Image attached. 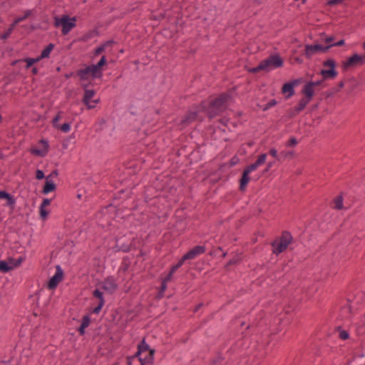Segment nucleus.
Masks as SVG:
<instances>
[{"mask_svg": "<svg viewBox=\"0 0 365 365\" xmlns=\"http://www.w3.org/2000/svg\"><path fill=\"white\" fill-rule=\"evenodd\" d=\"M127 364L128 365H146L148 364L147 362L143 360V362H140L139 364H134V361L133 360L127 359Z\"/></svg>", "mask_w": 365, "mask_h": 365, "instance_id": "6e6d98bb", "label": "nucleus"}, {"mask_svg": "<svg viewBox=\"0 0 365 365\" xmlns=\"http://www.w3.org/2000/svg\"><path fill=\"white\" fill-rule=\"evenodd\" d=\"M76 17L70 18L68 15H63L61 17H54V26L62 27V34H68L76 26Z\"/></svg>", "mask_w": 365, "mask_h": 365, "instance_id": "20e7f679", "label": "nucleus"}, {"mask_svg": "<svg viewBox=\"0 0 365 365\" xmlns=\"http://www.w3.org/2000/svg\"><path fill=\"white\" fill-rule=\"evenodd\" d=\"M39 212H40V216H41V217L42 219H43V220H45V219L47 217L48 215V210H46L45 209V207H40V208H39Z\"/></svg>", "mask_w": 365, "mask_h": 365, "instance_id": "ea45409f", "label": "nucleus"}, {"mask_svg": "<svg viewBox=\"0 0 365 365\" xmlns=\"http://www.w3.org/2000/svg\"><path fill=\"white\" fill-rule=\"evenodd\" d=\"M251 173V164L247 165L242 172V176L239 180L240 187L239 190L241 192H245L247 186L250 180V173Z\"/></svg>", "mask_w": 365, "mask_h": 365, "instance_id": "ddd939ff", "label": "nucleus"}, {"mask_svg": "<svg viewBox=\"0 0 365 365\" xmlns=\"http://www.w3.org/2000/svg\"><path fill=\"white\" fill-rule=\"evenodd\" d=\"M106 48H105V46H103V44H101L100 46L97 47L94 51H93V54L95 56H98L100 55L101 53H103L104 51H105Z\"/></svg>", "mask_w": 365, "mask_h": 365, "instance_id": "58836bf2", "label": "nucleus"}, {"mask_svg": "<svg viewBox=\"0 0 365 365\" xmlns=\"http://www.w3.org/2000/svg\"><path fill=\"white\" fill-rule=\"evenodd\" d=\"M302 93L305 96V98L311 101L314 94V87L312 86V84L309 83V82L307 83L304 85L302 91Z\"/></svg>", "mask_w": 365, "mask_h": 365, "instance_id": "4be33fe9", "label": "nucleus"}, {"mask_svg": "<svg viewBox=\"0 0 365 365\" xmlns=\"http://www.w3.org/2000/svg\"><path fill=\"white\" fill-rule=\"evenodd\" d=\"M204 304L202 303H200L197 305L195 306V309H193L194 312H197Z\"/></svg>", "mask_w": 365, "mask_h": 365, "instance_id": "774afa93", "label": "nucleus"}, {"mask_svg": "<svg viewBox=\"0 0 365 365\" xmlns=\"http://www.w3.org/2000/svg\"><path fill=\"white\" fill-rule=\"evenodd\" d=\"M104 304H102L101 302H98V305L93 309V310L91 311V313L93 314H99L101 310L102 309L103 307Z\"/></svg>", "mask_w": 365, "mask_h": 365, "instance_id": "4c0bfd02", "label": "nucleus"}, {"mask_svg": "<svg viewBox=\"0 0 365 365\" xmlns=\"http://www.w3.org/2000/svg\"><path fill=\"white\" fill-rule=\"evenodd\" d=\"M343 1L344 0H329L327 1V4L329 6H334L341 4Z\"/></svg>", "mask_w": 365, "mask_h": 365, "instance_id": "3c124183", "label": "nucleus"}, {"mask_svg": "<svg viewBox=\"0 0 365 365\" xmlns=\"http://www.w3.org/2000/svg\"><path fill=\"white\" fill-rule=\"evenodd\" d=\"M333 45H328L325 47L319 45V44H314V45H305L304 48V56L307 58H310L314 53L317 52H326L331 47H332Z\"/></svg>", "mask_w": 365, "mask_h": 365, "instance_id": "9d476101", "label": "nucleus"}, {"mask_svg": "<svg viewBox=\"0 0 365 365\" xmlns=\"http://www.w3.org/2000/svg\"><path fill=\"white\" fill-rule=\"evenodd\" d=\"M263 212V208L261 206H257L255 210V215L259 216Z\"/></svg>", "mask_w": 365, "mask_h": 365, "instance_id": "864d4df0", "label": "nucleus"}, {"mask_svg": "<svg viewBox=\"0 0 365 365\" xmlns=\"http://www.w3.org/2000/svg\"><path fill=\"white\" fill-rule=\"evenodd\" d=\"M293 237L290 232L287 231L282 232L280 237L276 238L272 243V253L279 255L284 252L288 246L292 242Z\"/></svg>", "mask_w": 365, "mask_h": 365, "instance_id": "f03ea898", "label": "nucleus"}, {"mask_svg": "<svg viewBox=\"0 0 365 365\" xmlns=\"http://www.w3.org/2000/svg\"><path fill=\"white\" fill-rule=\"evenodd\" d=\"M269 153L271 155H272L274 158H277V160L280 161L281 160V158H280V155L278 156L277 155V150L275 148H272L270 150H269Z\"/></svg>", "mask_w": 365, "mask_h": 365, "instance_id": "49530a36", "label": "nucleus"}, {"mask_svg": "<svg viewBox=\"0 0 365 365\" xmlns=\"http://www.w3.org/2000/svg\"><path fill=\"white\" fill-rule=\"evenodd\" d=\"M96 94V91L93 89H88L84 91V95L82 99V102L87 106L88 109H93L96 107L95 105L91 104V99Z\"/></svg>", "mask_w": 365, "mask_h": 365, "instance_id": "a211bd4d", "label": "nucleus"}, {"mask_svg": "<svg viewBox=\"0 0 365 365\" xmlns=\"http://www.w3.org/2000/svg\"><path fill=\"white\" fill-rule=\"evenodd\" d=\"M51 200L48 198H44L41 204V207H45L46 206H48L51 204Z\"/></svg>", "mask_w": 365, "mask_h": 365, "instance_id": "603ef678", "label": "nucleus"}, {"mask_svg": "<svg viewBox=\"0 0 365 365\" xmlns=\"http://www.w3.org/2000/svg\"><path fill=\"white\" fill-rule=\"evenodd\" d=\"M19 22L17 21L16 19H14V21H13L12 24H11L8 28L9 30H11V32H13V31L14 30L16 26L19 24Z\"/></svg>", "mask_w": 365, "mask_h": 365, "instance_id": "5fc2aeb1", "label": "nucleus"}, {"mask_svg": "<svg viewBox=\"0 0 365 365\" xmlns=\"http://www.w3.org/2000/svg\"><path fill=\"white\" fill-rule=\"evenodd\" d=\"M288 112H289V118H292V117L295 116L296 115H297L299 113H296L295 108L291 109Z\"/></svg>", "mask_w": 365, "mask_h": 365, "instance_id": "e2e57ef3", "label": "nucleus"}, {"mask_svg": "<svg viewBox=\"0 0 365 365\" xmlns=\"http://www.w3.org/2000/svg\"><path fill=\"white\" fill-rule=\"evenodd\" d=\"M180 268V267H178V265L177 264H175V265H173L171 268H170V272H171L172 273H175L178 269Z\"/></svg>", "mask_w": 365, "mask_h": 365, "instance_id": "69168bd1", "label": "nucleus"}, {"mask_svg": "<svg viewBox=\"0 0 365 365\" xmlns=\"http://www.w3.org/2000/svg\"><path fill=\"white\" fill-rule=\"evenodd\" d=\"M39 143L43 145V149L48 150L49 145H48V141L46 140L41 139V140H39Z\"/></svg>", "mask_w": 365, "mask_h": 365, "instance_id": "4d7b16f0", "label": "nucleus"}, {"mask_svg": "<svg viewBox=\"0 0 365 365\" xmlns=\"http://www.w3.org/2000/svg\"><path fill=\"white\" fill-rule=\"evenodd\" d=\"M30 153L32 154V155H36V156H39V157H45L48 153V150H46V149H38V148H32L30 149Z\"/></svg>", "mask_w": 365, "mask_h": 365, "instance_id": "a878e982", "label": "nucleus"}, {"mask_svg": "<svg viewBox=\"0 0 365 365\" xmlns=\"http://www.w3.org/2000/svg\"><path fill=\"white\" fill-rule=\"evenodd\" d=\"M309 83L312 84V86L314 88L315 86H319L322 84V81H309Z\"/></svg>", "mask_w": 365, "mask_h": 365, "instance_id": "338daca9", "label": "nucleus"}, {"mask_svg": "<svg viewBox=\"0 0 365 365\" xmlns=\"http://www.w3.org/2000/svg\"><path fill=\"white\" fill-rule=\"evenodd\" d=\"M138 349H139L142 353L148 351V355L143 357V361L147 362V364H153L155 350L154 349H151L150 347V346L146 343L145 339H143L138 344Z\"/></svg>", "mask_w": 365, "mask_h": 365, "instance_id": "0eeeda50", "label": "nucleus"}, {"mask_svg": "<svg viewBox=\"0 0 365 365\" xmlns=\"http://www.w3.org/2000/svg\"><path fill=\"white\" fill-rule=\"evenodd\" d=\"M61 119V112H58L57 115L53 118L52 120L53 126L55 128H57L60 125L58 123V120Z\"/></svg>", "mask_w": 365, "mask_h": 365, "instance_id": "e433bc0d", "label": "nucleus"}, {"mask_svg": "<svg viewBox=\"0 0 365 365\" xmlns=\"http://www.w3.org/2000/svg\"><path fill=\"white\" fill-rule=\"evenodd\" d=\"M76 76L79 77L81 81H87L91 77L92 79L100 78L97 73H95L91 65L86 66L84 68H81L76 71Z\"/></svg>", "mask_w": 365, "mask_h": 365, "instance_id": "1a4fd4ad", "label": "nucleus"}, {"mask_svg": "<svg viewBox=\"0 0 365 365\" xmlns=\"http://www.w3.org/2000/svg\"><path fill=\"white\" fill-rule=\"evenodd\" d=\"M298 143V141L296 138H291L287 143L286 146L288 148L295 147Z\"/></svg>", "mask_w": 365, "mask_h": 365, "instance_id": "c9c22d12", "label": "nucleus"}, {"mask_svg": "<svg viewBox=\"0 0 365 365\" xmlns=\"http://www.w3.org/2000/svg\"><path fill=\"white\" fill-rule=\"evenodd\" d=\"M56 189V184L53 182L51 179H49V177H46L45 184L42 189V193L46 195L49 192L55 191Z\"/></svg>", "mask_w": 365, "mask_h": 365, "instance_id": "412c9836", "label": "nucleus"}, {"mask_svg": "<svg viewBox=\"0 0 365 365\" xmlns=\"http://www.w3.org/2000/svg\"><path fill=\"white\" fill-rule=\"evenodd\" d=\"M343 201L344 198L342 195L336 196L333 200L334 203V208L338 210H341L344 208Z\"/></svg>", "mask_w": 365, "mask_h": 365, "instance_id": "393cba45", "label": "nucleus"}, {"mask_svg": "<svg viewBox=\"0 0 365 365\" xmlns=\"http://www.w3.org/2000/svg\"><path fill=\"white\" fill-rule=\"evenodd\" d=\"M239 163V158L235 155L233 156L229 161V167H232Z\"/></svg>", "mask_w": 365, "mask_h": 365, "instance_id": "79ce46f5", "label": "nucleus"}, {"mask_svg": "<svg viewBox=\"0 0 365 365\" xmlns=\"http://www.w3.org/2000/svg\"><path fill=\"white\" fill-rule=\"evenodd\" d=\"M167 289V282L165 281H162L161 285L159 290V294L163 293Z\"/></svg>", "mask_w": 365, "mask_h": 365, "instance_id": "09e8293b", "label": "nucleus"}, {"mask_svg": "<svg viewBox=\"0 0 365 365\" xmlns=\"http://www.w3.org/2000/svg\"><path fill=\"white\" fill-rule=\"evenodd\" d=\"M142 352L138 349L135 354L133 356H128L127 359L133 360L134 364H139L140 362H143V358L142 356Z\"/></svg>", "mask_w": 365, "mask_h": 365, "instance_id": "bb28decb", "label": "nucleus"}, {"mask_svg": "<svg viewBox=\"0 0 365 365\" xmlns=\"http://www.w3.org/2000/svg\"><path fill=\"white\" fill-rule=\"evenodd\" d=\"M135 249L133 243H126L124 241V237H118L115 240V244L112 247V250L114 252H129L131 250Z\"/></svg>", "mask_w": 365, "mask_h": 365, "instance_id": "6e6552de", "label": "nucleus"}, {"mask_svg": "<svg viewBox=\"0 0 365 365\" xmlns=\"http://www.w3.org/2000/svg\"><path fill=\"white\" fill-rule=\"evenodd\" d=\"M101 284V289L110 294H113L118 289V284L113 276L107 277Z\"/></svg>", "mask_w": 365, "mask_h": 365, "instance_id": "f8f14e48", "label": "nucleus"}, {"mask_svg": "<svg viewBox=\"0 0 365 365\" xmlns=\"http://www.w3.org/2000/svg\"><path fill=\"white\" fill-rule=\"evenodd\" d=\"M300 81H301V80H296L292 82H289V83H284L282 88V92L284 94L288 93L287 98L291 97L294 93V86L299 83Z\"/></svg>", "mask_w": 365, "mask_h": 365, "instance_id": "6ab92c4d", "label": "nucleus"}, {"mask_svg": "<svg viewBox=\"0 0 365 365\" xmlns=\"http://www.w3.org/2000/svg\"><path fill=\"white\" fill-rule=\"evenodd\" d=\"M55 45L52 43L48 44L41 51V55L38 56V60L48 58Z\"/></svg>", "mask_w": 365, "mask_h": 365, "instance_id": "5701e85b", "label": "nucleus"}, {"mask_svg": "<svg viewBox=\"0 0 365 365\" xmlns=\"http://www.w3.org/2000/svg\"><path fill=\"white\" fill-rule=\"evenodd\" d=\"M115 43V42L113 40H108V41H106L104 43H103V45L105 46V48H106L108 46H110L114 44Z\"/></svg>", "mask_w": 365, "mask_h": 365, "instance_id": "680f3d73", "label": "nucleus"}, {"mask_svg": "<svg viewBox=\"0 0 365 365\" xmlns=\"http://www.w3.org/2000/svg\"><path fill=\"white\" fill-rule=\"evenodd\" d=\"M91 323V318L88 314L84 315L82 318L81 324L80 326L87 328Z\"/></svg>", "mask_w": 365, "mask_h": 365, "instance_id": "72a5a7b5", "label": "nucleus"}, {"mask_svg": "<svg viewBox=\"0 0 365 365\" xmlns=\"http://www.w3.org/2000/svg\"><path fill=\"white\" fill-rule=\"evenodd\" d=\"M36 178L38 180L46 179L44 173L41 170H37L36 172Z\"/></svg>", "mask_w": 365, "mask_h": 365, "instance_id": "a19ab883", "label": "nucleus"}, {"mask_svg": "<svg viewBox=\"0 0 365 365\" xmlns=\"http://www.w3.org/2000/svg\"><path fill=\"white\" fill-rule=\"evenodd\" d=\"M277 104V101L275 100H272L269 103H267L264 107L263 108V110H267L269 108L274 106Z\"/></svg>", "mask_w": 365, "mask_h": 365, "instance_id": "a18cd8bd", "label": "nucleus"}, {"mask_svg": "<svg viewBox=\"0 0 365 365\" xmlns=\"http://www.w3.org/2000/svg\"><path fill=\"white\" fill-rule=\"evenodd\" d=\"M107 64L106 56H102L98 62L96 64H91L95 73H97L100 78L103 77V67Z\"/></svg>", "mask_w": 365, "mask_h": 365, "instance_id": "4468645a", "label": "nucleus"}, {"mask_svg": "<svg viewBox=\"0 0 365 365\" xmlns=\"http://www.w3.org/2000/svg\"><path fill=\"white\" fill-rule=\"evenodd\" d=\"M71 122L64 123L63 124L60 125L57 128V129H58V130H61L62 132L66 133H68L71 130Z\"/></svg>", "mask_w": 365, "mask_h": 365, "instance_id": "2f4dec72", "label": "nucleus"}, {"mask_svg": "<svg viewBox=\"0 0 365 365\" xmlns=\"http://www.w3.org/2000/svg\"><path fill=\"white\" fill-rule=\"evenodd\" d=\"M216 253H218L217 256H220L222 257H225L226 256V252H223L222 248L220 247H217L215 250H214Z\"/></svg>", "mask_w": 365, "mask_h": 365, "instance_id": "8fccbe9b", "label": "nucleus"}, {"mask_svg": "<svg viewBox=\"0 0 365 365\" xmlns=\"http://www.w3.org/2000/svg\"><path fill=\"white\" fill-rule=\"evenodd\" d=\"M324 67H328L329 69H323L320 71V74L324 79L334 78L337 76L336 71V62L333 58H329L322 63Z\"/></svg>", "mask_w": 365, "mask_h": 365, "instance_id": "39448f33", "label": "nucleus"}, {"mask_svg": "<svg viewBox=\"0 0 365 365\" xmlns=\"http://www.w3.org/2000/svg\"><path fill=\"white\" fill-rule=\"evenodd\" d=\"M33 11L34 10H26L24 12V16H18L16 19L20 23V22L26 20V19H28L31 15H32Z\"/></svg>", "mask_w": 365, "mask_h": 365, "instance_id": "473e14b6", "label": "nucleus"}, {"mask_svg": "<svg viewBox=\"0 0 365 365\" xmlns=\"http://www.w3.org/2000/svg\"><path fill=\"white\" fill-rule=\"evenodd\" d=\"M296 153L294 150H282L280 152L281 160H292L295 158Z\"/></svg>", "mask_w": 365, "mask_h": 365, "instance_id": "b1692460", "label": "nucleus"}, {"mask_svg": "<svg viewBox=\"0 0 365 365\" xmlns=\"http://www.w3.org/2000/svg\"><path fill=\"white\" fill-rule=\"evenodd\" d=\"M283 63V59L279 55H273L261 61L257 67L253 68L252 73L268 72L273 68L282 67Z\"/></svg>", "mask_w": 365, "mask_h": 365, "instance_id": "7ed1b4c3", "label": "nucleus"}, {"mask_svg": "<svg viewBox=\"0 0 365 365\" xmlns=\"http://www.w3.org/2000/svg\"><path fill=\"white\" fill-rule=\"evenodd\" d=\"M63 277V272L59 265L56 266V272L55 274L51 277L47 283L48 289L52 290L57 287L58 284L61 282Z\"/></svg>", "mask_w": 365, "mask_h": 365, "instance_id": "9b49d317", "label": "nucleus"}, {"mask_svg": "<svg viewBox=\"0 0 365 365\" xmlns=\"http://www.w3.org/2000/svg\"><path fill=\"white\" fill-rule=\"evenodd\" d=\"M349 335L345 330H342L339 332V337L341 339L346 340L349 338Z\"/></svg>", "mask_w": 365, "mask_h": 365, "instance_id": "c03bdc74", "label": "nucleus"}, {"mask_svg": "<svg viewBox=\"0 0 365 365\" xmlns=\"http://www.w3.org/2000/svg\"><path fill=\"white\" fill-rule=\"evenodd\" d=\"M200 109L198 110H189L185 116L182 118L180 124L183 125H188L191 123L194 122L198 115Z\"/></svg>", "mask_w": 365, "mask_h": 365, "instance_id": "f3484780", "label": "nucleus"}, {"mask_svg": "<svg viewBox=\"0 0 365 365\" xmlns=\"http://www.w3.org/2000/svg\"><path fill=\"white\" fill-rule=\"evenodd\" d=\"M266 158L267 155L264 153L259 155L255 163H252V170L257 168L259 165L263 164L265 162Z\"/></svg>", "mask_w": 365, "mask_h": 365, "instance_id": "c756f323", "label": "nucleus"}, {"mask_svg": "<svg viewBox=\"0 0 365 365\" xmlns=\"http://www.w3.org/2000/svg\"><path fill=\"white\" fill-rule=\"evenodd\" d=\"M344 44V40L341 39L335 43H331V45H333V46H341Z\"/></svg>", "mask_w": 365, "mask_h": 365, "instance_id": "0e129e2a", "label": "nucleus"}, {"mask_svg": "<svg viewBox=\"0 0 365 365\" xmlns=\"http://www.w3.org/2000/svg\"><path fill=\"white\" fill-rule=\"evenodd\" d=\"M93 296L98 299V302L105 304V299L103 297V293L98 289H96L93 291Z\"/></svg>", "mask_w": 365, "mask_h": 365, "instance_id": "7c9ffc66", "label": "nucleus"}, {"mask_svg": "<svg viewBox=\"0 0 365 365\" xmlns=\"http://www.w3.org/2000/svg\"><path fill=\"white\" fill-rule=\"evenodd\" d=\"M173 273L171 272H169V273L166 275V277L163 279V281H165V282L168 283V282L170 281L173 277Z\"/></svg>", "mask_w": 365, "mask_h": 365, "instance_id": "bf43d9fd", "label": "nucleus"}, {"mask_svg": "<svg viewBox=\"0 0 365 365\" xmlns=\"http://www.w3.org/2000/svg\"><path fill=\"white\" fill-rule=\"evenodd\" d=\"M38 61H40V60H38V57H36V58L28 57V58H22V59L15 60V61H12L11 65L15 66L17 63L25 62L26 63L25 68L26 69H28V68H31L34 63H36Z\"/></svg>", "mask_w": 365, "mask_h": 365, "instance_id": "aec40b11", "label": "nucleus"}, {"mask_svg": "<svg viewBox=\"0 0 365 365\" xmlns=\"http://www.w3.org/2000/svg\"><path fill=\"white\" fill-rule=\"evenodd\" d=\"M11 34L12 32L11 31V30L7 29L4 33H3L0 36V39L6 40L11 36Z\"/></svg>", "mask_w": 365, "mask_h": 365, "instance_id": "37998d69", "label": "nucleus"}, {"mask_svg": "<svg viewBox=\"0 0 365 365\" xmlns=\"http://www.w3.org/2000/svg\"><path fill=\"white\" fill-rule=\"evenodd\" d=\"M85 329L86 328L83 327H81L80 326L78 329H77V331H78L79 334L81 336H83L85 334Z\"/></svg>", "mask_w": 365, "mask_h": 365, "instance_id": "052dcab7", "label": "nucleus"}, {"mask_svg": "<svg viewBox=\"0 0 365 365\" xmlns=\"http://www.w3.org/2000/svg\"><path fill=\"white\" fill-rule=\"evenodd\" d=\"M310 102V101L309 99H307L305 98H302L298 106H297L294 108H295V111L296 113H299L301 112L302 110H304L305 108V107L307 106V105Z\"/></svg>", "mask_w": 365, "mask_h": 365, "instance_id": "cd10ccee", "label": "nucleus"}, {"mask_svg": "<svg viewBox=\"0 0 365 365\" xmlns=\"http://www.w3.org/2000/svg\"><path fill=\"white\" fill-rule=\"evenodd\" d=\"M58 175V170L56 169V170H53L51 172V173L50 175H47L46 177H49V179L52 180L53 178L57 177Z\"/></svg>", "mask_w": 365, "mask_h": 365, "instance_id": "13d9d810", "label": "nucleus"}, {"mask_svg": "<svg viewBox=\"0 0 365 365\" xmlns=\"http://www.w3.org/2000/svg\"><path fill=\"white\" fill-rule=\"evenodd\" d=\"M189 258L187 257V255L185 254L180 259V260L178 262L177 264L178 265V267H182V265L183 264V263L186 261V260H188Z\"/></svg>", "mask_w": 365, "mask_h": 365, "instance_id": "de8ad7c7", "label": "nucleus"}, {"mask_svg": "<svg viewBox=\"0 0 365 365\" xmlns=\"http://www.w3.org/2000/svg\"><path fill=\"white\" fill-rule=\"evenodd\" d=\"M233 93L234 91L230 89L220 94L210 96L200 103L198 108L206 113L210 119L221 115L233 103Z\"/></svg>", "mask_w": 365, "mask_h": 365, "instance_id": "f257e3e1", "label": "nucleus"}, {"mask_svg": "<svg viewBox=\"0 0 365 365\" xmlns=\"http://www.w3.org/2000/svg\"><path fill=\"white\" fill-rule=\"evenodd\" d=\"M206 251L205 246L203 245H196L190 250L185 255L189 258V259H195L197 256L205 253Z\"/></svg>", "mask_w": 365, "mask_h": 365, "instance_id": "2eb2a0df", "label": "nucleus"}, {"mask_svg": "<svg viewBox=\"0 0 365 365\" xmlns=\"http://www.w3.org/2000/svg\"><path fill=\"white\" fill-rule=\"evenodd\" d=\"M12 270V267L6 260L0 261V272L2 273H7Z\"/></svg>", "mask_w": 365, "mask_h": 365, "instance_id": "c85d7f7f", "label": "nucleus"}, {"mask_svg": "<svg viewBox=\"0 0 365 365\" xmlns=\"http://www.w3.org/2000/svg\"><path fill=\"white\" fill-rule=\"evenodd\" d=\"M0 199L6 200V206H8L11 210L14 209L16 204V198L11 194L9 193L6 190H0Z\"/></svg>", "mask_w": 365, "mask_h": 365, "instance_id": "dca6fc26", "label": "nucleus"}, {"mask_svg": "<svg viewBox=\"0 0 365 365\" xmlns=\"http://www.w3.org/2000/svg\"><path fill=\"white\" fill-rule=\"evenodd\" d=\"M364 61V56H360L357 53L353 54L347 58L346 61L342 62L341 67L344 71H347L349 68H354L359 65H362Z\"/></svg>", "mask_w": 365, "mask_h": 365, "instance_id": "423d86ee", "label": "nucleus"}, {"mask_svg": "<svg viewBox=\"0 0 365 365\" xmlns=\"http://www.w3.org/2000/svg\"><path fill=\"white\" fill-rule=\"evenodd\" d=\"M25 260V257L20 256L17 259H15V262L13 264H10L12 267V270L21 265V264Z\"/></svg>", "mask_w": 365, "mask_h": 365, "instance_id": "f704fd0d", "label": "nucleus"}]
</instances>
